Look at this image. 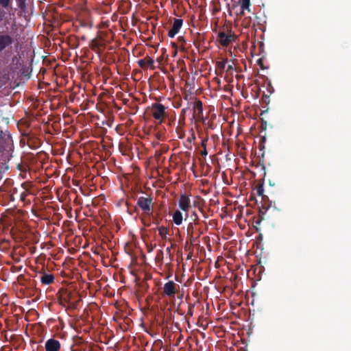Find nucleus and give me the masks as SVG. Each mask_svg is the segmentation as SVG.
<instances>
[{"label": "nucleus", "mask_w": 351, "mask_h": 351, "mask_svg": "<svg viewBox=\"0 0 351 351\" xmlns=\"http://www.w3.org/2000/svg\"><path fill=\"white\" fill-rule=\"evenodd\" d=\"M193 119L195 121H201L203 119L202 104L200 101H195L193 106Z\"/></svg>", "instance_id": "nucleus-7"}, {"label": "nucleus", "mask_w": 351, "mask_h": 351, "mask_svg": "<svg viewBox=\"0 0 351 351\" xmlns=\"http://www.w3.org/2000/svg\"><path fill=\"white\" fill-rule=\"evenodd\" d=\"M227 64V59H221V60L217 61L216 63V72L219 75H222L224 71H226Z\"/></svg>", "instance_id": "nucleus-11"}, {"label": "nucleus", "mask_w": 351, "mask_h": 351, "mask_svg": "<svg viewBox=\"0 0 351 351\" xmlns=\"http://www.w3.org/2000/svg\"><path fill=\"white\" fill-rule=\"evenodd\" d=\"M14 83H15V85H14V86L13 88H16V87H18V86H20V82H15Z\"/></svg>", "instance_id": "nucleus-24"}, {"label": "nucleus", "mask_w": 351, "mask_h": 351, "mask_svg": "<svg viewBox=\"0 0 351 351\" xmlns=\"http://www.w3.org/2000/svg\"><path fill=\"white\" fill-rule=\"evenodd\" d=\"M152 114H153L154 117L156 120H158L159 121L161 122L164 117V114H165L164 106L161 104H156V105L153 106V107L152 108Z\"/></svg>", "instance_id": "nucleus-4"}, {"label": "nucleus", "mask_w": 351, "mask_h": 351, "mask_svg": "<svg viewBox=\"0 0 351 351\" xmlns=\"http://www.w3.org/2000/svg\"><path fill=\"white\" fill-rule=\"evenodd\" d=\"M183 25V20L182 19H174L171 29L168 32V36L170 38H173L180 31Z\"/></svg>", "instance_id": "nucleus-5"}, {"label": "nucleus", "mask_w": 351, "mask_h": 351, "mask_svg": "<svg viewBox=\"0 0 351 351\" xmlns=\"http://www.w3.org/2000/svg\"><path fill=\"white\" fill-rule=\"evenodd\" d=\"M250 23V19L245 18L243 21V25L245 27H247Z\"/></svg>", "instance_id": "nucleus-20"}, {"label": "nucleus", "mask_w": 351, "mask_h": 351, "mask_svg": "<svg viewBox=\"0 0 351 351\" xmlns=\"http://www.w3.org/2000/svg\"><path fill=\"white\" fill-rule=\"evenodd\" d=\"M179 206L182 210L185 212V217H187V213L191 207V200L185 195H182L179 199Z\"/></svg>", "instance_id": "nucleus-6"}, {"label": "nucleus", "mask_w": 351, "mask_h": 351, "mask_svg": "<svg viewBox=\"0 0 351 351\" xmlns=\"http://www.w3.org/2000/svg\"><path fill=\"white\" fill-rule=\"evenodd\" d=\"M137 63L143 69H147L148 68L152 69H155L154 60L149 56H146L144 58L138 60Z\"/></svg>", "instance_id": "nucleus-3"}, {"label": "nucleus", "mask_w": 351, "mask_h": 351, "mask_svg": "<svg viewBox=\"0 0 351 351\" xmlns=\"http://www.w3.org/2000/svg\"><path fill=\"white\" fill-rule=\"evenodd\" d=\"M233 66H234L233 62H232V64H226V71L227 73L231 72L233 70Z\"/></svg>", "instance_id": "nucleus-18"}, {"label": "nucleus", "mask_w": 351, "mask_h": 351, "mask_svg": "<svg viewBox=\"0 0 351 351\" xmlns=\"http://www.w3.org/2000/svg\"><path fill=\"white\" fill-rule=\"evenodd\" d=\"M176 53H177V51L176 49L175 51H174V55H176Z\"/></svg>", "instance_id": "nucleus-28"}, {"label": "nucleus", "mask_w": 351, "mask_h": 351, "mask_svg": "<svg viewBox=\"0 0 351 351\" xmlns=\"http://www.w3.org/2000/svg\"><path fill=\"white\" fill-rule=\"evenodd\" d=\"M257 63L260 66V67L262 69H265V66L263 65V58H259L258 60H257Z\"/></svg>", "instance_id": "nucleus-21"}, {"label": "nucleus", "mask_w": 351, "mask_h": 351, "mask_svg": "<svg viewBox=\"0 0 351 351\" xmlns=\"http://www.w3.org/2000/svg\"><path fill=\"white\" fill-rule=\"evenodd\" d=\"M176 291L177 285L173 282L170 281L165 285L164 291L167 295H173Z\"/></svg>", "instance_id": "nucleus-9"}, {"label": "nucleus", "mask_w": 351, "mask_h": 351, "mask_svg": "<svg viewBox=\"0 0 351 351\" xmlns=\"http://www.w3.org/2000/svg\"><path fill=\"white\" fill-rule=\"evenodd\" d=\"M241 8L243 10H247L248 12H250V7L251 5L250 0H241Z\"/></svg>", "instance_id": "nucleus-16"}, {"label": "nucleus", "mask_w": 351, "mask_h": 351, "mask_svg": "<svg viewBox=\"0 0 351 351\" xmlns=\"http://www.w3.org/2000/svg\"><path fill=\"white\" fill-rule=\"evenodd\" d=\"M26 0H16L17 3H19V6H21L22 4H24Z\"/></svg>", "instance_id": "nucleus-22"}, {"label": "nucleus", "mask_w": 351, "mask_h": 351, "mask_svg": "<svg viewBox=\"0 0 351 351\" xmlns=\"http://www.w3.org/2000/svg\"><path fill=\"white\" fill-rule=\"evenodd\" d=\"M172 46H173V47H174V48H176V47H177V45H176V43H172Z\"/></svg>", "instance_id": "nucleus-27"}, {"label": "nucleus", "mask_w": 351, "mask_h": 351, "mask_svg": "<svg viewBox=\"0 0 351 351\" xmlns=\"http://www.w3.org/2000/svg\"><path fill=\"white\" fill-rule=\"evenodd\" d=\"M21 75H22V77H25V79H29V75H30V72L29 71V68L23 67Z\"/></svg>", "instance_id": "nucleus-17"}, {"label": "nucleus", "mask_w": 351, "mask_h": 351, "mask_svg": "<svg viewBox=\"0 0 351 351\" xmlns=\"http://www.w3.org/2000/svg\"><path fill=\"white\" fill-rule=\"evenodd\" d=\"M245 10H243V8H241V11H240V12H239V15H241V16H243V15H244V11H245Z\"/></svg>", "instance_id": "nucleus-23"}, {"label": "nucleus", "mask_w": 351, "mask_h": 351, "mask_svg": "<svg viewBox=\"0 0 351 351\" xmlns=\"http://www.w3.org/2000/svg\"><path fill=\"white\" fill-rule=\"evenodd\" d=\"M138 205L143 209V210L149 214L151 210L150 204L151 200L147 198L141 197L138 199Z\"/></svg>", "instance_id": "nucleus-8"}, {"label": "nucleus", "mask_w": 351, "mask_h": 351, "mask_svg": "<svg viewBox=\"0 0 351 351\" xmlns=\"http://www.w3.org/2000/svg\"><path fill=\"white\" fill-rule=\"evenodd\" d=\"M12 0H0V8L8 10L12 8Z\"/></svg>", "instance_id": "nucleus-13"}, {"label": "nucleus", "mask_w": 351, "mask_h": 351, "mask_svg": "<svg viewBox=\"0 0 351 351\" xmlns=\"http://www.w3.org/2000/svg\"><path fill=\"white\" fill-rule=\"evenodd\" d=\"M8 21L6 10L0 8V24Z\"/></svg>", "instance_id": "nucleus-14"}, {"label": "nucleus", "mask_w": 351, "mask_h": 351, "mask_svg": "<svg viewBox=\"0 0 351 351\" xmlns=\"http://www.w3.org/2000/svg\"><path fill=\"white\" fill-rule=\"evenodd\" d=\"M12 63L13 64H16V65H21V60H20V58H17L16 56H14L12 58Z\"/></svg>", "instance_id": "nucleus-19"}, {"label": "nucleus", "mask_w": 351, "mask_h": 351, "mask_svg": "<svg viewBox=\"0 0 351 351\" xmlns=\"http://www.w3.org/2000/svg\"><path fill=\"white\" fill-rule=\"evenodd\" d=\"M47 351H58L60 348V343L54 339H49L45 344Z\"/></svg>", "instance_id": "nucleus-10"}, {"label": "nucleus", "mask_w": 351, "mask_h": 351, "mask_svg": "<svg viewBox=\"0 0 351 351\" xmlns=\"http://www.w3.org/2000/svg\"><path fill=\"white\" fill-rule=\"evenodd\" d=\"M53 280V277L51 275H43L41 278L42 282L45 284H50Z\"/></svg>", "instance_id": "nucleus-15"}, {"label": "nucleus", "mask_w": 351, "mask_h": 351, "mask_svg": "<svg viewBox=\"0 0 351 351\" xmlns=\"http://www.w3.org/2000/svg\"><path fill=\"white\" fill-rule=\"evenodd\" d=\"M14 42V38L11 33L0 31V53L11 49Z\"/></svg>", "instance_id": "nucleus-1"}, {"label": "nucleus", "mask_w": 351, "mask_h": 351, "mask_svg": "<svg viewBox=\"0 0 351 351\" xmlns=\"http://www.w3.org/2000/svg\"><path fill=\"white\" fill-rule=\"evenodd\" d=\"M3 78L6 79L7 80H9L10 77H9V75H5L3 76Z\"/></svg>", "instance_id": "nucleus-25"}, {"label": "nucleus", "mask_w": 351, "mask_h": 351, "mask_svg": "<svg viewBox=\"0 0 351 351\" xmlns=\"http://www.w3.org/2000/svg\"><path fill=\"white\" fill-rule=\"evenodd\" d=\"M162 60V56H161V57H160V58H158L157 59V60H158L159 62H160V61H161Z\"/></svg>", "instance_id": "nucleus-26"}, {"label": "nucleus", "mask_w": 351, "mask_h": 351, "mask_svg": "<svg viewBox=\"0 0 351 351\" xmlns=\"http://www.w3.org/2000/svg\"><path fill=\"white\" fill-rule=\"evenodd\" d=\"M182 220H183V215L182 213L177 210L175 211V213H173V222L179 226L182 223Z\"/></svg>", "instance_id": "nucleus-12"}, {"label": "nucleus", "mask_w": 351, "mask_h": 351, "mask_svg": "<svg viewBox=\"0 0 351 351\" xmlns=\"http://www.w3.org/2000/svg\"><path fill=\"white\" fill-rule=\"evenodd\" d=\"M235 35L232 34H226L225 32H219L217 36L218 42L223 47H228L230 43L234 41Z\"/></svg>", "instance_id": "nucleus-2"}]
</instances>
